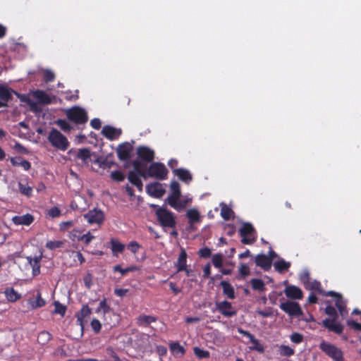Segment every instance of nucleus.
Wrapping results in <instances>:
<instances>
[{"mask_svg": "<svg viewBox=\"0 0 361 361\" xmlns=\"http://www.w3.org/2000/svg\"><path fill=\"white\" fill-rule=\"evenodd\" d=\"M47 138L51 145L59 150L66 151L69 147L68 139L56 129L53 128Z\"/></svg>", "mask_w": 361, "mask_h": 361, "instance_id": "f257e3e1", "label": "nucleus"}, {"mask_svg": "<svg viewBox=\"0 0 361 361\" xmlns=\"http://www.w3.org/2000/svg\"><path fill=\"white\" fill-rule=\"evenodd\" d=\"M156 216L159 224L164 228H174L176 224L174 214L165 207H159Z\"/></svg>", "mask_w": 361, "mask_h": 361, "instance_id": "f03ea898", "label": "nucleus"}, {"mask_svg": "<svg viewBox=\"0 0 361 361\" xmlns=\"http://www.w3.org/2000/svg\"><path fill=\"white\" fill-rule=\"evenodd\" d=\"M66 115L70 121L76 124H85L88 120L87 112L79 106L66 109Z\"/></svg>", "mask_w": 361, "mask_h": 361, "instance_id": "7ed1b4c3", "label": "nucleus"}, {"mask_svg": "<svg viewBox=\"0 0 361 361\" xmlns=\"http://www.w3.org/2000/svg\"><path fill=\"white\" fill-rule=\"evenodd\" d=\"M168 171L165 166L159 162L152 163L147 169L149 177L164 180L166 178Z\"/></svg>", "mask_w": 361, "mask_h": 361, "instance_id": "20e7f679", "label": "nucleus"}, {"mask_svg": "<svg viewBox=\"0 0 361 361\" xmlns=\"http://www.w3.org/2000/svg\"><path fill=\"white\" fill-rule=\"evenodd\" d=\"M320 348L327 355L331 357L335 361H343V353L341 350L335 345L326 343L324 341L320 343Z\"/></svg>", "mask_w": 361, "mask_h": 361, "instance_id": "39448f33", "label": "nucleus"}, {"mask_svg": "<svg viewBox=\"0 0 361 361\" xmlns=\"http://www.w3.org/2000/svg\"><path fill=\"white\" fill-rule=\"evenodd\" d=\"M280 308L290 316H300L302 314L298 303L286 301L280 305Z\"/></svg>", "mask_w": 361, "mask_h": 361, "instance_id": "423d86ee", "label": "nucleus"}, {"mask_svg": "<svg viewBox=\"0 0 361 361\" xmlns=\"http://www.w3.org/2000/svg\"><path fill=\"white\" fill-rule=\"evenodd\" d=\"M216 308L226 317H231L236 314L237 312L234 310L231 302L224 300L222 302H216Z\"/></svg>", "mask_w": 361, "mask_h": 361, "instance_id": "0eeeda50", "label": "nucleus"}, {"mask_svg": "<svg viewBox=\"0 0 361 361\" xmlns=\"http://www.w3.org/2000/svg\"><path fill=\"white\" fill-rule=\"evenodd\" d=\"M84 218L90 224H100L104 221V215L102 210L94 209L90 210L87 214H85L84 215Z\"/></svg>", "mask_w": 361, "mask_h": 361, "instance_id": "6e6552de", "label": "nucleus"}, {"mask_svg": "<svg viewBox=\"0 0 361 361\" xmlns=\"http://www.w3.org/2000/svg\"><path fill=\"white\" fill-rule=\"evenodd\" d=\"M132 149V145L128 142L120 145L116 149L118 159L121 161L128 160L130 158V154Z\"/></svg>", "mask_w": 361, "mask_h": 361, "instance_id": "1a4fd4ad", "label": "nucleus"}, {"mask_svg": "<svg viewBox=\"0 0 361 361\" xmlns=\"http://www.w3.org/2000/svg\"><path fill=\"white\" fill-rule=\"evenodd\" d=\"M323 326L329 331L340 334L343 331V326L340 323L336 322L335 318H328L322 322Z\"/></svg>", "mask_w": 361, "mask_h": 361, "instance_id": "9d476101", "label": "nucleus"}, {"mask_svg": "<svg viewBox=\"0 0 361 361\" xmlns=\"http://www.w3.org/2000/svg\"><path fill=\"white\" fill-rule=\"evenodd\" d=\"M147 193L154 197H161L165 193V190L159 183H154L147 186Z\"/></svg>", "mask_w": 361, "mask_h": 361, "instance_id": "9b49d317", "label": "nucleus"}, {"mask_svg": "<svg viewBox=\"0 0 361 361\" xmlns=\"http://www.w3.org/2000/svg\"><path fill=\"white\" fill-rule=\"evenodd\" d=\"M137 153L140 158L148 162L152 161L154 157V151L147 147H139Z\"/></svg>", "mask_w": 361, "mask_h": 361, "instance_id": "f8f14e48", "label": "nucleus"}, {"mask_svg": "<svg viewBox=\"0 0 361 361\" xmlns=\"http://www.w3.org/2000/svg\"><path fill=\"white\" fill-rule=\"evenodd\" d=\"M102 133L109 140H113L121 135V130L109 126H105L102 130Z\"/></svg>", "mask_w": 361, "mask_h": 361, "instance_id": "ddd939ff", "label": "nucleus"}, {"mask_svg": "<svg viewBox=\"0 0 361 361\" xmlns=\"http://www.w3.org/2000/svg\"><path fill=\"white\" fill-rule=\"evenodd\" d=\"M255 264L266 271L271 266V259L264 254H259L255 257Z\"/></svg>", "mask_w": 361, "mask_h": 361, "instance_id": "4468645a", "label": "nucleus"}, {"mask_svg": "<svg viewBox=\"0 0 361 361\" xmlns=\"http://www.w3.org/2000/svg\"><path fill=\"white\" fill-rule=\"evenodd\" d=\"M284 293L288 298L292 299H301L302 298V292L300 288L295 286H288Z\"/></svg>", "mask_w": 361, "mask_h": 361, "instance_id": "2eb2a0df", "label": "nucleus"}, {"mask_svg": "<svg viewBox=\"0 0 361 361\" xmlns=\"http://www.w3.org/2000/svg\"><path fill=\"white\" fill-rule=\"evenodd\" d=\"M12 221L16 225L29 226L33 222L34 217L30 214H26L23 216H15Z\"/></svg>", "mask_w": 361, "mask_h": 361, "instance_id": "dca6fc26", "label": "nucleus"}, {"mask_svg": "<svg viewBox=\"0 0 361 361\" xmlns=\"http://www.w3.org/2000/svg\"><path fill=\"white\" fill-rule=\"evenodd\" d=\"M173 173L181 180L189 183L192 180V176L190 172L185 169H176L173 170Z\"/></svg>", "mask_w": 361, "mask_h": 361, "instance_id": "f3484780", "label": "nucleus"}, {"mask_svg": "<svg viewBox=\"0 0 361 361\" xmlns=\"http://www.w3.org/2000/svg\"><path fill=\"white\" fill-rule=\"evenodd\" d=\"M171 190L172 192V194L168 197V203L169 204V202H172V200H178L180 197V185L176 181H173L171 183Z\"/></svg>", "mask_w": 361, "mask_h": 361, "instance_id": "a211bd4d", "label": "nucleus"}, {"mask_svg": "<svg viewBox=\"0 0 361 361\" xmlns=\"http://www.w3.org/2000/svg\"><path fill=\"white\" fill-rule=\"evenodd\" d=\"M327 295L331 296L334 295L336 297V306L338 309L340 314L343 316L346 312V310L345 304L343 302L341 295L334 293V291H329Z\"/></svg>", "mask_w": 361, "mask_h": 361, "instance_id": "6ab92c4d", "label": "nucleus"}, {"mask_svg": "<svg viewBox=\"0 0 361 361\" xmlns=\"http://www.w3.org/2000/svg\"><path fill=\"white\" fill-rule=\"evenodd\" d=\"M13 93L16 92L6 86L0 85V99L6 104L12 98Z\"/></svg>", "mask_w": 361, "mask_h": 361, "instance_id": "aec40b11", "label": "nucleus"}, {"mask_svg": "<svg viewBox=\"0 0 361 361\" xmlns=\"http://www.w3.org/2000/svg\"><path fill=\"white\" fill-rule=\"evenodd\" d=\"M33 97L38 100L39 102L48 104L51 102V99L49 96L46 94L44 91L36 90L32 93Z\"/></svg>", "mask_w": 361, "mask_h": 361, "instance_id": "412c9836", "label": "nucleus"}, {"mask_svg": "<svg viewBox=\"0 0 361 361\" xmlns=\"http://www.w3.org/2000/svg\"><path fill=\"white\" fill-rule=\"evenodd\" d=\"M94 162L97 164L100 168L104 169H111L115 164L114 161L109 159V157L105 158L102 157H98L94 161Z\"/></svg>", "mask_w": 361, "mask_h": 361, "instance_id": "4be33fe9", "label": "nucleus"}, {"mask_svg": "<svg viewBox=\"0 0 361 361\" xmlns=\"http://www.w3.org/2000/svg\"><path fill=\"white\" fill-rule=\"evenodd\" d=\"M191 199L187 198V199H183L180 200V198L178 200H172V202H169V205L171 206L173 208L178 211H180L185 208V207L191 202Z\"/></svg>", "mask_w": 361, "mask_h": 361, "instance_id": "5701e85b", "label": "nucleus"}, {"mask_svg": "<svg viewBox=\"0 0 361 361\" xmlns=\"http://www.w3.org/2000/svg\"><path fill=\"white\" fill-rule=\"evenodd\" d=\"M18 188L20 192L27 197H30L32 194V187L29 185L26 180L18 182Z\"/></svg>", "mask_w": 361, "mask_h": 361, "instance_id": "b1692460", "label": "nucleus"}, {"mask_svg": "<svg viewBox=\"0 0 361 361\" xmlns=\"http://www.w3.org/2000/svg\"><path fill=\"white\" fill-rule=\"evenodd\" d=\"M221 286L223 288V293L230 299H234L235 298L234 288L233 286L226 281H222L220 283Z\"/></svg>", "mask_w": 361, "mask_h": 361, "instance_id": "393cba45", "label": "nucleus"}, {"mask_svg": "<svg viewBox=\"0 0 361 361\" xmlns=\"http://www.w3.org/2000/svg\"><path fill=\"white\" fill-rule=\"evenodd\" d=\"M40 257L32 258L31 257H27L28 264L32 268V274L37 276L40 273L39 261Z\"/></svg>", "mask_w": 361, "mask_h": 361, "instance_id": "a878e982", "label": "nucleus"}, {"mask_svg": "<svg viewBox=\"0 0 361 361\" xmlns=\"http://www.w3.org/2000/svg\"><path fill=\"white\" fill-rule=\"evenodd\" d=\"M133 165L134 167V171L137 173L139 178L140 176L143 177L144 178L148 177L147 171L144 170L146 168L145 164H142L139 161H134Z\"/></svg>", "mask_w": 361, "mask_h": 361, "instance_id": "bb28decb", "label": "nucleus"}, {"mask_svg": "<svg viewBox=\"0 0 361 361\" xmlns=\"http://www.w3.org/2000/svg\"><path fill=\"white\" fill-rule=\"evenodd\" d=\"M91 314H92L91 309L87 305H84L82 307L80 312L76 314L77 318H78V322H79V324H80V326H81L82 328L83 326V324H82L83 319L85 317H89Z\"/></svg>", "mask_w": 361, "mask_h": 361, "instance_id": "cd10ccee", "label": "nucleus"}, {"mask_svg": "<svg viewBox=\"0 0 361 361\" xmlns=\"http://www.w3.org/2000/svg\"><path fill=\"white\" fill-rule=\"evenodd\" d=\"M5 296L8 301L13 302L21 298L20 293L16 292L13 288H8L4 290Z\"/></svg>", "mask_w": 361, "mask_h": 361, "instance_id": "c85d7f7f", "label": "nucleus"}, {"mask_svg": "<svg viewBox=\"0 0 361 361\" xmlns=\"http://www.w3.org/2000/svg\"><path fill=\"white\" fill-rule=\"evenodd\" d=\"M28 302L32 309L41 307H43L45 305V301L42 298L41 293H39V291H37V293L36 299L34 300L32 298H30L28 300Z\"/></svg>", "mask_w": 361, "mask_h": 361, "instance_id": "c756f323", "label": "nucleus"}, {"mask_svg": "<svg viewBox=\"0 0 361 361\" xmlns=\"http://www.w3.org/2000/svg\"><path fill=\"white\" fill-rule=\"evenodd\" d=\"M186 259H187V253L184 249L181 250L180 255L177 262L178 271H181L183 269H185L186 267Z\"/></svg>", "mask_w": 361, "mask_h": 361, "instance_id": "7c9ffc66", "label": "nucleus"}, {"mask_svg": "<svg viewBox=\"0 0 361 361\" xmlns=\"http://www.w3.org/2000/svg\"><path fill=\"white\" fill-rule=\"evenodd\" d=\"M11 162L13 166H22L25 171H28L31 167L29 161L22 159L20 157L11 158Z\"/></svg>", "mask_w": 361, "mask_h": 361, "instance_id": "2f4dec72", "label": "nucleus"}, {"mask_svg": "<svg viewBox=\"0 0 361 361\" xmlns=\"http://www.w3.org/2000/svg\"><path fill=\"white\" fill-rule=\"evenodd\" d=\"M77 157L81 159L84 164H87L89 162V159L91 157V153L88 148H83L79 149Z\"/></svg>", "mask_w": 361, "mask_h": 361, "instance_id": "473e14b6", "label": "nucleus"}, {"mask_svg": "<svg viewBox=\"0 0 361 361\" xmlns=\"http://www.w3.org/2000/svg\"><path fill=\"white\" fill-rule=\"evenodd\" d=\"M186 216L191 224L200 221V213L195 209H188Z\"/></svg>", "mask_w": 361, "mask_h": 361, "instance_id": "72a5a7b5", "label": "nucleus"}, {"mask_svg": "<svg viewBox=\"0 0 361 361\" xmlns=\"http://www.w3.org/2000/svg\"><path fill=\"white\" fill-rule=\"evenodd\" d=\"M221 217L226 221L229 220L231 219V216L233 215V212L232 211V209L231 208L228 207L227 205L224 203L221 204Z\"/></svg>", "mask_w": 361, "mask_h": 361, "instance_id": "f704fd0d", "label": "nucleus"}, {"mask_svg": "<svg viewBox=\"0 0 361 361\" xmlns=\"http://www.w3.org/2000/svg\"><path fill=\"white\" fill-rule=\"evenodd\" d=\"M274 267L279 272H283L284 271L288 270L290 267V263L288 262H286L283 259H281L274 263Z\"/></svg>", "mask_w": 361, "mask_h": 361, "instance_id": "c9c22d12", "label": "nucleus"}, {"mask_svg": "<svg viewBox=\"0 0 361 361\" xmlns=\"http://www.w3.org/2000/svg\"><path fill=\"white\" fill-rule=\"evenodd\" d=\"M111 250L114 255H116L118 252H122L125 248L123 244L120 243L118 240L115 239H111Z\"/></svg>", "mask_w": 361, "mask_h": 361, "instance_id": "e433bc0d", "label": "nucleus"}, {"mask_svg": "<svg viewBox=\"0 0 361 361\" xmlns=\"http://www.w3.org/2000/svg\"><path fill=\"white\" fill-rule=\"evenodd\" d=\"M138 324L141 326H147L156 321V318L149 315H141L137 318Z\"/></svg>", "mask_w": 361, "mask_h": 361, "instance_id": "4c0bfd02", "label": "nucleus"}, {"mask_svg": "<svg viewBox=\"0 0 361 361\" xmlns=\"http://www.w3.org/2000/svg\"><path fill=\"white\" fill-rule=\"evenodd\" d=\"M254 228L252 225L250 223H245L243 227L240 229L239 232L242 237L246 235H250L254 231Z\"/></svg>", "mask_w": 361, "mask_h": 361, "instance_id": "58836bf2", "label": "nucleus"}, {"mask_svg": "<svg viewBox=\"0 0 361 361\" xmlns=\"http://www.w3.org/2000/svg\"><path fill=\"white\" fill-rule=\"evenodd\" d=\"M51 338V334L48 331H42L37 337L38 343L44 345L47 343Z\"/></svg>", "mask_w": 361, "mask_h": 361, "instance_id": "ea45409f", "label": "nucleus"}, {"mask_svg": "<svg viewBox=\"0 0 361 361\" xmlns=\"http://www.w3.org/2000/svg\"><path fill=\"white\" fill-rule=\"evenodd\" d=\"M250 283H251V285H252V288L254 290H257L259 291H264V289H265V288H264V283L261 279H252L250 281Z\"/></svg>", "mask_w": 361, "mask_h": 361, "instance_id": "a19ab883", "label": "nucleus"}, {"mask_svg": "<svg viewBox=\"0 0 361 361\" xmlns=\"http://www.w3.org/2000/svg\"><path fill=\"white\" fill-rule=\"evenodd\" d=\"M295 351L288 345H282L279 347V353L282 356H291Z\"/></svg>", "mask_w": 361, "mask_h": 361, "instance_id": "79ce46f5", "label": "nucleus"}, {"mask_svg": "<svg viewBox=\"0 0 361 361\" xmlns=\"http://www.w3.org/2000/svg\"><path fill=\"white\" fill-rule=\"evenodd\" d=\"M193 350L195 355L199 358H206L209 356V353L208 351L204 350L198 347H195Z\"/></svg>", "mask_w": 361, "mask_h": 361, "instance_id": "37998d69", "label": "nucleus"}, {"mask_svg": "<svg viewBox=\"0 0 361 361\" xmlns=\"http://www.w3.org/2000/svg\"><path fill=\"white\" fill-rule=\"evenodd\" d=\"M223 262V255L221 254H216L212 257V263L216 268L221 267Z\"/></svg>", "mask_w": 361, "mask_h": 361, "instance_id": "c03bdc74", "label": "nucleus"}, {"mask_svg": "<svg viewBox=\"0 0 361 361\" xmlns=\"http://www.w3.org/2000/svg\"><path fill=\"white\" fill-rule=\"evenodd\" d=\"M238 332H239L240 334H242V335H243V336H245L247 337V338L250 339V341L252 344H257V345H259V341H258V340H257V339H256V338H255V336H254L252 334H251L250 333H249L248 331H245V330H243V329H238Z\"/></svg>", "mask_w": 361, "mask_h": 361, "instance_id": "a18cd8bd", "label": "nucleus"}, {"mask_svg": "<svg viewBox=\"0 0 361 361\" xmlns=\"http://www.w3.org/2000/svg\"><path fill=\"white\" fill-rule=\"evenodd\" d=\"M135 269V267H130L126 269H122L120 265H116L114 267V271L120 272L122 276H124L129 271H134Z\"/></svg>", "mask_w": 361, "mask_h": 361, "instance_id": "49530a36", "label": "nucleus"}, {"mask_svg": "<svg viewBox=\"0 0 361 361\" xmlns=\"http://www.w3.org/2000/svg\"><path fill=\"white\" fill-rule=\"evenodd\" d=\"M56 123L64 131H69L71 129L69 123L65 120L59 119L56 121Z\"/></svg>", "mask_w": 361, "mask_h": 361, "instance_id": "de8ad7c7", "label": "nucleus"}, {"mask_svg": "<svg viewBox=\"0 0 361 361\" xmlns=\"http://www.w3.org/2000/svg\"><path fill=\"white\" fill-rule=\"evenodd\" d=\"M55 310L54 312L63 316L66 312V307L62 305L59 302L56 301L54 302Z\"/></svg>", "mask_w": 361, "mask_h": 361, "instance_id": "09e8293b", "label": "nucleus"}, {"mask_svg": "<svg viewBox=\"0 0 361 361\" xmlns=\"http://www.w3.org/2000/svg\"><path fill=\"white\" fill-rule=\"evenodd\" d=\"M99 305V308H101L104 315L111 312V309L109 307V305H107L106 299L104 298V300H102Z\"/></svg>", "mask_w": 361, "mask_h": 361, "instance_id": "8fccbe9b", "label": "nucleus"}, {"mask_svg": "<svg viewBox=\"0 0 361 361\" xmlns=\"http://www.w3.org/2000/svg\"><path fill=\"white\" fill-rule=\"evenodd\" d=\"M111 177L113 180L116 181H123L125 178V176L119 171L111 172Z\"/></svg>", "mask_w": 361, "mask_h": 361, "instance_id": "3c124183", "label": "nucleus"}, {"mask_svg": "<svg viewBox=\"0 0 361 361\" xmlns=\"http://www.w3.org/2000/svg\"><path fill=\"white\" fill-rule=\"evenodd\" d=\"M91 326H92V329H93V331L95 332V333H99L101 330V327H102V325H101V323L97 319H93L91 322Z\"/></svg>", "mask_w": 361, "mask_h": 361, "instance_id": "603ef678", "label": "nucleus"}, {"mask_svg": "<svg viewBox=\"0 0 361 361\" xmlns=\"http://www.w3.org/2000/svg\"><path fill=\"white\" fill-rule=\"evenodd\" d=\"M61 245H62V243L61 241H52V240H50V241H48L46 243V247L48 249L54 250V249L60 247L61 246Z\"/></svg>", "mask_w": 361, "mask_h": 361, "instance_id": "864d4df0", "label": "nucleus"}, {"mask_svg": "<svg viewBox=\"0 0 361 361\" xmlns=\"http://www.w3.org/2000/svg\"><path fill=\"white\" fill-rule=\"evenodd\" d=\"M55 75L50 70H45L44 72V78L46 82H51L54 80Z\"/></svg>", "mask_w": 361, "mask_h": 361, "instance_id": "5fc2aeb1", "label": "nucleus"}, {"mask_svg": "<svg viewBox=\"0 0 361 361\" xmlns=\"http://www.w3.org/2000/svg\"><path fill=\"white\" fill-rule=\"evenodd\" d=\"M129 181L134 185V183L138 181L140 178L137 176V173L134 171H130L128 175Z\"/></svg>", "mask_w": 361, "mask_h": 361, "instance_id": "6e6d98bb", "label": "nucleus"}, {"mask_svg": "<svg viewBox=\"0 0 361 361\" xmlns=\"http://www.w3.org/2000/svg\"><path fill=\"white\" fill-rule=\"evenodd\" d=\"M290 340L295 343H300L303 340V336L300 334L293 333L290 336Z\"/></svg>", "mask_w": 361, "mask_h": 361, "instance_id": "4d7b16f0", "label": "nucleus"}, {"mask_svg": "<svg viewBox=\"0 0 361 361\" xmlns=\"http://www.w3.org/2000/svg\"><path fill=\"white\" fill-rule=\"evenodd\" d=\"M141 343L138 344V346L140 348H146L148 345V336L146 334H140V335Z\"/></svg>", "mask_w": 361, "mask_h": 361, "instance_id": "13d9d810", "label": "nucleus"}, {"mask_svg": "<svg viewBox=\"0 0 361 361\" xmlns=\"http://www.w3.org/2000/svg\"><path fill=\"white\" fill-rule=\"evenodd\" d=\"M239 272L241 276L245 277L250 274V269L245 264H242L239 268Z\"/></svg>", "mask_w": 361, "mask_h": 361, "instance_id": "bf43d9fd", "label": "nucleus"}, {"mask_svg": "<svg viewBox=\"0 0 361 361\" xmlns=\"http://www.w3.org/2000/svg\"><path fill=\"white\" fill-rule=\"evenodd\" d=\"M325 312L326 314L333 317V318H337V313L336 309L332 306H327L325 309Z\"/></svg>", "mask_w": 361, "mask_h": 361, "instance_id": "052dcab7", "label": "nucleus"}, {"mask_svg": "<svg viewBox=\"0 0 361 361\" xmlns=\"http://www.w3.org/2000/svg\"><path fill=\"white\" fill-rule=\"evenodd\" d=\"M85 286L87 288H90L92 285V276L91 274L88 273L86 274L83 279Z\"/></svg>", "mask_w": 361, "mask_h": 361, "instance_id": "680f3d73", "label": "nucleus"}, {"mask_svg": "<svg viewBox=\"0 0 361 361\" xmlns=\"http://www.w3.org/2000/svg\"><path fill=\"white\" fill-rule=\"evenodd\" d=\"M48 214L52 218L57 217L61 214V211L58 207H54L48 211Z\"/></svg>", "mask_w": 361, "mask_h": 361, "instance_id": "e2e57ef3", "label": "nucleus"}, {"mask_svg": "<svg viewBox=\"0 0 361 361\" xmlns=\"http://www.w3.org/2000/svg\"><path fill=\"white\" fill-rule=\"evenodd\" d=\"M211 250L207 247H204L199 250V255L201 257H209L211 256Z\"/></svg>", "mask_w": 361, "mask_h": 361, "instance_id": "0e129e2a", "label": "nucleus"}, {"mask_svg": "<svg viewBox=\"0 0 361 361\" xmlns=\"http://www.w3.org/2000/svg\"><path fill=\"white\" fill-rule=\"evenodd\" d=\"M171 350H173L175 353H184L183 348L181 345H180L178 343L171 344Z\"/></svg>", "mask_w": 361, "mask_h": 361, "instance_id": "69168bd1", "label": "nucleus"}, {"mask_svg": "<svg viewBox=\"0 0 361 361\" xmlns=\"http://www.w3.org/2000/svg\"><path fill=\"white\" fill-rule=\"evenodd\" d=\"M310 274L307 271H303L300 275V280L302 282H303L305 284L310 283Z\"/></svg>", "mask_w": 361, "mask_h": 361, "instance_id": "338daca9", "label": "nucleus"}, {"mask_svg": "<svg viewBox=\"0 0 361 361\" xmlns=\"http://www.w3.org/2000/svg\"><path fill=\"white\" fill-rule=\"evenodd\" d=\"M140 247V245L135 241H133L128 245V248L133 253H136L138 251Z\"/></svg>", "mask_w": 361, "mask_h": 361, "instance_id": "774afa93", "label": "nucleus"}]
</instances>
